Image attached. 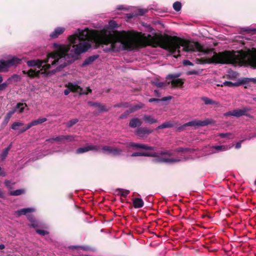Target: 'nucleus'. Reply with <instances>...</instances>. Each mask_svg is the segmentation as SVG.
Listing matches in <instances>:
<instances>
[{
    "mask_svg": "<svg viewBox=\"0 0 256 256\" xmlns=\"http://www.w3.org/2000/svg\"><path fill=\"white\" fill-rule=\"evenodd\" d=\"M199 52V55L212 54L210 59L206 60L208 62H215L222 64H230L234 65L241 66L248 64L256 68V50L253 51H236L233 52L226 51L216 53L208 48H204L197 42H190V52Z\"/></svg>",
    "mask_w": 256,
    "mask_h": 256,
    "instance_id": "f257e3e1",
    "label": "nucleus"
},
{
    "mask_svg": "<svg viewBox=\"0 0 256 256\" xmlns=\"http://www.w3.org/2000/svg\"><path fill=\"white\" fill-rule=\"evenodd\" d=\"M128 146L133 147L136 148H141L146 150H148L150 152H136L132 154V156H145L156 158L154 161L159 163L172 164L179 162L181 160L180 158H168L173 155L174 151L172 150H164L158 152H154L156 150V147L150 146L146 144L135 142H130Z\"/></svg>",
    "mask_w": 256,
    "mask_h": 256,
    "instance_id": "f03ea898",
    "label": "nucleus"
},
{
    "mask_svg": "<svg viewBox=\"0 0 256 256\" xmlns=\"http://www.w3.org/2000/svg\"><path fill=\"white\" fill-rule=\"evenodd\" d=\"M35 211L36 209L34 208H28L18 210L15 212V214L18 216L26 215L28 220L32 222L30 224V226L34 228H43V224L38 220H36L32 214H29Z\"/></svg>",
    "mask_w": 256,
    "mask_h": 256,
    "instance_id": "7ed1b4c3",
    "label": "nucleus"
},
{
    "mask_svg": "<svg viewBox=\"0 0 256 256\" xmlns=\"http://www.w3.org/2000/svg\"><path fill=\"white\" fill-rule=\"evenodd\" d=\"M65 87L67 88L64 92L65 96H68L70 92H76L82 95L88 94L92 92L89 88L84 89L78 86V82H69L65 84Z\"/></svg>",
    "mask_w": 256,
    "mask_h": 256,
    "instance_id": "20e7f679",
    "label": "nucleus"
},
{
    "mask_svg": "<svg viewBox=\"0 0 256 256\" xmlns=\"http://www.w3.org/2000/svg\"><path fill=\"white\" fill-rule=\"evenodd\" d=\"M21 59L16 56H8L6 60H0V72H8L12 66H16L20 64Z\"/></svg>",
    "mask_w": 256,
    "mask_h": 256,
    "instance_id": "39448f33",
    "label": "nucleus"
},
{
    "mask_svg": "<svg viewBox=\"0 0 256 256\" xmlns=\"http://www.w3.org/2000/svg\"><path fill=\"white\" fill-rule=\"evenodd\" d=\"M250 110V108L248 107L243 108L241 109H236L231 111L228 112L224 114V116H234L236 117H240L246 114Z\"/></svg>",
    "mask_w": 256,
    "mask_h": 256,
    "instance_id": "423d86ee",
    "label": "nucleus"
},
{
    "mask_svg": "<svg viewBox=\"0 0 256 256\" xmlns=\"http://www.w3.org/2000/svg\"><path fill=\"white\" fill-rule=\"evenodd\" d=\"M210 124V122L208 119L204 120H194L186 123L184 124L183 127L196 126H207Z\"/></svg>",
    "mask_w": 256,
    "mask_h": 256,
    "instance_id": "0eeeda50",
    "label": "nucleus"
},
{
    "mask_svg": "<svg viewBox=\"0 0 256 256\" xmlns=\"http://www.w3.org/2000/svg\"><path fill=\"white\" fill-rule=\"evenodd\" d=\"M100 148L99 146H94L92 144L87 145L84 147L80 148H78L76 150V154H82L84 152H86L89 150H94L96 151L100 150Z\"/></svg>",
    "mask_w": 256,
    "mask_h": 256,
    "instance_id": "6e6552de",
    "label": "nucleus"
},
{
    "mask_svg": "<svg viewBox=\"0 0 256 256\" xmlns=\"http://www.w3.org/2000/svg\"><path fill=\"white\" fill-rule=\"evenodd\" d=\"M232 146L228 145H216L210 148V153L214 154L220 152H225L232 148Z\"/></svg>",
    "mask_w": 256,
    "mask_h": 256,
    "instance_id": "1a4fd4ad",
    "label": "nucleus"
},
{
    "mask_svg": "<svg viewBox=\"0 0 256 256\" xmlns=\"http://www.w3.org/2000/svg\"><path fill=\"white\" fill-rule=\"evenodd\" d=\"M152 130L144 127H140L136 129V134L140 138L146 136L152 132Z\"/></svg>",
    "mask_w": 256,
    "mask_h": 256,
    "instance_id": "9d476101",
    "label": "nucleus"
},
{
    "mask_svg": "<svg viewBox=\"0 0 256 256\" xmlns=\"http://www.w3.org/2000/svg\"><path fill=\"white\" fill-rule=\"evenodd\" d=\"M66 30L64 27H57L50 34V37L51 38H56L62 34Z\"/></svg>",
    "mask_w": 256,
    "mask_h": 256,
    "instance_id": "9b49d317",
    "label": "nucleus"
},
{
    "mask_svg": "<svg viewBox=\"0 0 256 256\" xmlns=\"http://www.w3.org/2000/svg\"><path fill=\"white\" fill-rule=\"evenodd\" d=\"M144 104H142V103H139L137 104L134 105L130 108V112L127 111L126 115L122 114L120 116V118H124L126 117V116L128 115L130 113L134 112L136 110H140V109L144 107Z\"/></svg>",
    "mask_w": 256,
    "mask_h": 256,
    "instance_id": "f8f14e48",
    "label": "nucleus"
},
{
    "mask_svg": "<svg viewBox=\"0 0 256 256\" xmlns=\"http://www.w3.org/2000/svg\"><path fill=\"white\" fill-rule=\"evenodd\" d=\"M201 100L204 102V104L206 105L214 104L218 106H220V103L206 96L202 97Z\"/></svg>",
    "mask_w": 256,
    "mask_h": 256,
    "instance_id": "ddd939ff",
    "label": "nucleus"
},
{
    "mask_svg": "<svg viewBox=\"0 0 256 256\" xmlns=\"http://www.w3.org/2000/svg\"><path fill=\"white\" fill-rule=\"evenodd\" d=\"M142 124V122L138 118H134L132 119L129 123V126L132 128H135L137 126H140Z\"/></svg>",
    "mask_w": 256,
    "mask_h": 256,
    "instance_id": "4468645a",
    "label": "nucleus"
},
{
    "mask_svg": "<svg viewBox=\"0 0 256 256\" xmlns=\"http://www.w3.org/2000/svg\"><path fill=\"white\" fill-rule=\"evenodd\" d=\"M134 208H142L144 206V202L141 198H134L132 200Z\"/></svg>",
    "mask_w": 256,
    "mask_h": 256,
    "instance_id": "2eb2a0df",
    "label": "nucleus"
},
{
    "mask_svg": "<svg viewBox=\"0 0 256 256\" xmlns=\"http://www.w3.org/2000/svg\"><path fill=\"white\" fill-rule=\"evenodd\" d=\"M144 120L147 123L150 124L156 123L158 122L157 120L154 119L152 116L149 115L145 114L143 117Z\"/></svg>",
    "mask_w": 256,
    "mask_h": 256,
    "instance_id": "dca6fc26",
    "label": "nucleus"
},
{
    "mask_svg": "<svg viewBox=\"0 0 256 256\" xmlns=\"http://www.w3.org/2000/svg\"><path fill=\"white\" fill-rule=\"evenodd\" d=\"M26 106V104L24 103L19 102L17 104L15 108L13 110H16V112H18L22 113L24 112V108Z\"/></svg>",
    "mask_w": 256,
    "mask_h": 256,
    "instance_id": "f3484780",
    "label": "nucleus"
},
{
    "mask_svg": "<svg viewBox=\"0 0 256 256\" xmlns=\"http://www.w3.org/2000/svg\"><path fill=\"white\" fill-rule=\"evenodd\" d=\"M128 190H124L122 188H118L116 190V193L117 195L125 197L129 194Z\"/></svg>",
    "mask_w": 256,
    "mask_h": 256,
    "instance_id": "a211bd4d",
    "label": "nucleus"
},
{
    "mask_svg": "<svg viewBox=\"0 0 256 256\" xmlns=\"http://www.w3.org/2000/svg\"><path fill=\"white\" fill-rule=\"evenodd\" d=\"M172 85L173 86H181L184 84V82L180 78L174 79L171 81Z\"/></svg>",
    "mask_w": 256,
    "mask_h": 256,
    "instance_id": "6ab92c4d",
    "label": "nucleus"
},
{
    "mask_svg": "<svg viewBox=\"0 0 256 256\" xmlns=\"http://www.w3.org/2000/svg\"><path fill=\"white\" fill-rule=\"evenodd\" d=\"M172 99V96H167L164 97L161 99L156 98H150V99H149L148 102H154L167 101V100H170Z\"/></svg>",
    "mask_w": 256,
    "mask_h": 256,
    "instance_id": "aec40b11",
    "label": "nucleus"
},
{
    "mask_svg": "<svg viewBox=\"0 0 256 256\" xmlns=\"http://www.w3.org/2000/svg\"><path fill=\"white\" fill-rule=\"evenodd\" d=\"M172 126H173V124L171 122H164L162 124L158 126L156 129V130L162 129V128H172Z\"/></svg>",
    "mask_w": 256,
    "mask_h": 256,
    "instance_id": "412c9836",
    "label": "nucleus"
},
{
    "mask_svg": "<svg viewBox=\"0 0 256 256\" xmlns=\"http://www.w3.org/2000/svg\"><path fill=\"white\" fill-rule=\"evenodd\" d=\"M16 112V110H12L9 111L6 114L4 122L6 124H8L10 119L12 117V116Z\"/></svg>",
    "mask_w": 256,
    "mask_h": 256,
    "instance_id": "4be33fe9",
    "label": "nucleus"
},
{
    "mask_svg": "<svg viewBox=\"0 0 256 256\" xmlns=\"http://www.w3.org/2000/svg\"><path fill=\"white\" fill-rule=\"evenodd\" d=\"M98 58V56H92L89 58H88L87 59H86L83 62L82 66H86L89 64H91L92 62H93L94 60H95L96 58Z\"/></svg>",
    "mask_w": 256,
    "mask_h": 256,
    "instance_id": "5701e85b",
    "label": "nucleus"
},
{
    "mask_svg": "<svg viewBox=\"0 0 256 256\" xmlns=\"http://www.w3.org/2000/svg\"><path fill=\"white\" fill-rule=\"evenodd\" d=\"M182 74L180 72H177V73H174V74H168L166 78L168 80L169 79H177L178 78H179L181 76Z\"/></svg>",
    "mask_w": 256,
    "mask_h": 256,
    "instance_id": "b1692460",
    "label": "nucleus"
},
{
    "mask_svg": "<svg viewBox=\"0 0 256 256\" xmlns=\"http://www.w3.org/2000/svg\"><path fill=\"white\" fill-rule=\"evenodd\" d=\"M12 144H10L8 147L5 148L2 152V158L3 160L5 159L10 149L11 148Z\"/></svg>",
    "mask_w": 256,
    "mask_h": 256,
    "instance_id": "393cba45",
    "label": "nucleus"
},
{
    "mask_svg": "<svg viewBox=\"0 0 256 256\" xmlns=\"http://www.w3.org/2000/svg\"><path fill=\"white\" fill-rule=\"evenodd\" d=\"M64 136H60L55 138H52L50 139L47 140H46L48 142L52 141H58V142H62L64 140Z\"/></svg>",
    "mask_w": 256,
    "mask_h": 256,
    "instance_id": "a878e982",
    "label": "nucleus"
},
{
    "mask_svg": "<svg viewBox=\"0 0 256 256\" xmlns=\"http://www.w3.org/2000/svg\"><path fill=\"white\" fill-rule=\"evenodd\" d=\"M24 192V190L20 189L16 190L10 191V194L11 196H20Z\"/></svg>",
    "mask_w": 256,
    "mask_h": 256,
    "instance_id": "bb28decb",
    "label": "nucleus"
},
{
    "mask_svg": "<svg viewBox=\"0 0 256 256\" xmlns=\"http://www.w3.org/2000/svg\"><path fill=\"white\" fill-rule=\"evenodd\" d=\"M23 125V122H16L12 124L11 128L14 130H17L19 126H22Z\"/></svg>",
    "mask_w": 256,
    "mask_h": 256,
    "instance_id": "cd10ccee",
    "label": "nucleus"
},
{
    "mask_svg": "<svg viewBox=\"0 0 256 256\" xmlns=\"http://www.w3.org/2000/svg\"><path fill=\"white\" fill-rule=\"evenodd\" d=\"M96 108H97L98 111L99 112H106L108 110V109L106 108L104 105L100 104V103L98 104V106Z\"/></svg>",
    "mask_w": 256,
    "mask_h": 256,
    "instance_id": "c85d7f7f",
    "label": "nucleus"
},
{
    "mask_svg": "<svg viewBox=\"0 0 256 256\" xmlns=\"http://www.w3.org/2000/svg\"><path fill=\"white\" fill-rule=\"evenodd\" d=\"M152 83L158 88H162L166 86L165 83L158 80L153 81Z\"/></svg>",
    "mask_w": 256,
    "mask_h": 256,
    "instance_id": "c756f323",
    "label": "nucleus"
},
{
    "mask_svg": "<svg viewBox=\"0 0 256 256\" xmlns=\"http://www.w3.org/2000/svg\"><path fill=\"white\" fill-rule=\"evenodd\" d=\"M176 152H186V153H191L192 150L188 148H179L175 150Z\"/></svg>",
    "mask_w": 256,
    "mask_h": 256,
    "instance_id": "7c9ffc66",
    "label": "nucleus"
},
{
    "mask_svg": "<svg viewBox=\"0 0 256 256\" xmlns=\"http://www.w3.org/2000/svg\"><path fill=\"white\" fill-rule=\"evenodd\" d=\"M8 80L17 82L20 80V77L18 74H14L11 77L9 78Z\"/></svg>",
    "mask_w": 256,
    "mask_h": 256,
    "instance_id": "2f4dec72",
    "label": "nucleus"
},
{
    "mask_svg": "<svg viewBox=\"0 0 256 256\" xmlns=\"http://www.w3.org/2000/svg\"><path fill=\"white\" fill-rule=\"evenodd\" d=\"M173 8H174V9L176 11V12L180 11L182 8L181 3L178 2H174L173 4Z\"/></svg>",
    "mask_w": 256,
    "mask_h": 256,
    "instance_id": "473e14b6",
    "label": "nucleus"
},
{
    "mask_svg": "<svg viewBox=\"0 0 256 256\" xmlns=\"http://www.w3.org/2000/svg\"><path fill=\"white\" fill-rule=\"evenodd\" d=\"M122 152V150L118 148H112L110 154L114 156L120 155Z\"/></svg>",
    "mask_w": 256,
    "mask_h": 256,
    "instance_id": "72a5a7b5",
    "label": "nucleus"
},
{
    "mask_svg": "<svg viewBox=\"0 0 256 256\" xmlns=\"http://www.w3.org/2000/svg\"><path fill=\"white\" fill-rule=\"evenodd\" d=\"M236 85V84L232 83L231 82L226 81L223 82L221 86H228V87H232V86H235Z\"/></svg>",
    "mask_w": 256,
    "mask_h": 256,
    "instance_id": "f704fd0d",
    "label": "nucleus"
},
{
    "mask_svg": "<svg viewBox=\"0 0 256 256\" xmlns=\"http://www.w3.org/2000/svg\"><path fill=\"white\" fill-rule=\"evenodd\" d=\"M112 148L108 146H104L102 148V151L106 154H110Z\"/></svg>",
    "mask_w": 256,
    "mask_h": 256,
    "instance_id": "c9c22d12",
    "label": "nucleus"
},
{
    "mask_svg": "<svg viewBox=\"0 0 256 256\" xmlns=\"http://www.w3.org/2000/svg\"><path fill=\"white\" fill-rule=\"evenodd\" d=\"M232 136V134L230 133H220L219 134V136L220 138H230V136Z\"/></svg>",
    "mask_w": 256,
    "mask_h": 256,
    "instance_id": "e433bc0d",
    "label": "nucleus"
},
{
    "mask_svg": "<svg viewBox=\"0 0 256 256\" xmlns=\"http://www.w3.org/2000/svg\"><path fill=\"white\" fill-rule=\"evenodd\" d=\"M36 232L40 236H44L46 234H48V232L46 230H39L37 228H35Z\"/></svg>",
    "mask_w": 256,
    "mask_h": 256,
    "instance_id": "4c0bfd02",
    "label": "nucleus"
},
{
    "mask_svg": "<svg viewBox=\"0 0 256 256\" xmlns=\"http://www.w3.org/2000/svg\"><path fill=\"white\" fill-rule=\"evenodd\" d=\"M117 24L114 20H110L108 22V27L110 28H114L117 27Z\"/></svg>",
    "mask_w": 256,
    "mask_h": 256,
    "instance_id": "58836bf2",
    "label": "nucleus"
},
{
    "mask_svg": "<svg viewBox=\"0 0 256 256\" xmlns=\"http://www.w3.org/2000/svg\"><path fill=\"white\" fill-rule=\"evenodd\" d=\"M78 122V120L76 118L70 120L67 123V126L68 127H71L72 126L76 124Z\"/></svg>",
    "mask_w": 256,
    "mask_h": 256,
    "instance_id": "ea45409f",
    "label": "nucleus"
},
{
    "mask_svg": "<svg viewBox=\"0 0 256 256\" xmlns=\"http://www.w3.org/2000/svg\"><path fill=\"white\" fill-rule=\"evenodd\" d=\"M8 83L5 82L3 83L0 84V91L4 90L8 86Z\"/></svg>",
    "mask_w": 256,
    "mask_h": 256,
    "instance_id": "a19ab883",
    "label": "nucleus"
},
{
    "mask_svg": "<svg viewBox=\"0 0 256 256\" xmlns=\"http://www.w3.org/2000/svg\"><path fill=\"white\" fill-rule=\"evenodd\" d=\"M64 140H68L69 142H72L74 140V137L72 136H64Z\"/></svg>",
    "mask_w": 256,
    "mask_h": 256,
    "instance_id": "79ce46f5",
    "label": "nucleus"
},
{
    "mask_svg": "<svg viewBox=\"0 0 256 256\" xmlns=\"http://www.w3.org/2000/svg\"><path fill=\"white\" fill-rule=\"evenodd\" d=\"M46 120H47V119L46 118H38V119L36 120L38 124H42V123L46 122Z\"/></svg>",
    "mask_w": 256,
    "mask_h": 256,
    "instance_id": "37998d69",
    "label": "nucleus"
},
{
    "mask_svg": "<svg viewBox=\"0 0 256 256\" xmlns=\"http://www.w3.org/2000/svg\"><path fill=\"white\" fill-rule=\"evenodd\" d=\"M29 128H30L29 127V126H28V124L25 127L21 128L20 130V134H22V133L24 132H26L27 130H28Z\"/></svg>",
    "mask_w": 256,
    "mask_h": 256,
    "instance_id": "c03bdc74",
    "label": "nucleus"
},
{
    "mask_svg": "<svg viewBox=\"0 0 256 256\" xmlns=\"http://www.w3.org/2000/svg\"><path fill=\"white\" fill-rule=\"evenodd\" d=\"M184 66H193V64L188 60H184L182 62Z\"/></svg>",
    "mask_w": 256,
    "mask_h": 256,
    "instance_id": "a18cd8bd",
    "label": "nucleus"
},
{
    "mask_svg": "<svg viewBox=\"0 0 256 256\" xmlns=\"http://www.w3.org/2000/svg\"><path fill=\"white\" fill-rule=\"evenodd\" d=\"M28 125L29 127L30 128L33 126L38 125V124H37L36 120H34L32 121V122H30V123L28 124Z\"/></svg>",
    "mask_w": 256,
    "mask_h": 256,
    "instance_id": "49530a36",
    "label": "nucleus"
},
{
    "mask_svg": "<svg viewBox=\"0 0 256 256\" xmlns=\"http://www.w3.org/2000/svg\"><path fill=\"white\" fill-rule=\"evenodd\" d=\"M88 104H90L91 106H94L95 108H96L98 104L99 103L98 102H88Z\"/></svg>",
    "mask_w": 256,
    "mask_h": 256,
    "instance_id": "de8ad7c7",
    "label": "nucleus"
},
{
    "mask_svg": "<svg viewBox=\"0 0 256 256\" xmlns=\"http://www.w3.org/2000/svg\"><path fill=\"white\" fill-rule=\"evenodd\" d=\"M4 183H5L6 186L8 188H10V187L11 183H10V182L9 180H6Z\"/></svg>",
    "mask_w": 256,
    "mask_h": 256,
    "instance_id": "09e8293b",
    "label": "nucleus"
},
{
    "mask_svg": "<svg viewBox=\"0 0 256 256\" xmlns=\"http://www.w3.org/2000/svg\"><path fill=\"white\" fill-rule=\"evenodd\" d=\"M241 147V142H238L235 145V148L236 149H238Z\"/></svg>",
    "mask_w": 256,
    "mask_h": 256,
    "instance_id": "8fccbe9b",
    "label": "nucleus"
},
{
    "mask_svg": "<svg viewBox=\"0 0 256 256\" xmlns=\"http://www.w3.org/2000/svg\"><path fill=\"white\" fill-rule=\"evenodd\" d=\"M154 93L155 95L156 96H160V94H159L158 90H154Z\"/></svg>",
    "mask_w": 256,
    "mask_h": 256,
    "instance_id": "3c124183",
    "label": "nucleus"
},
{
    "mask_svg": "<svg viewBox=\"0 0 256 256\" xmlns=\"http://www.w3.org/2000/svg\"><path fill=\"white\" fill-rule=\"evenodd\" d=\"M4 196V193L2 192L1 188H0V198H2Z\"/></svg>",
    "mask_w": 256,
    "mask_h": 256,
    "instance_id": "603ef678",
    "label": "nucleus"
},
{
    "mask_svg": "<svg viewBox=\"0 0 256 256\" xmlns=\"http://www.w3.org/2000/svg\"><path fill=\"white\" fill-rule=\"evenodd\" d=\"M250 80L254 83H256V78H250Z\"/></svg>",
    "mask_w": 256,
    "mask_h": 256,
    "instance_id": "864d4df0",
    "label": "nucleus"
},
{
    "mask_svg": "<svg viewBox=\"0 0 256 256\" xmlns=\"http://www.w3.org/2000/svg\"><path fill=\"white\" fill-rule=\"evenodd\" d=\"M4 248H5V246L4 244H0V250H3Z\"/></svg>",
    "mask_w": 256,
    "mask_h": 256,
    "instance_id": "5fc2aeb1",
    "label": "nucleus"
},
{
    "mask_svg": "<svg viewBox=\"0 0 256 256\" xmlns=\"http://www.w3.org/2000/svg\"><path fill=\"white\" fill-rule=\"evenodd\" d=\"M196 72H188V74H196Z\"/></svg>",
    "mask_w": 256,
    "mask_h": 256,
    "instance_id": "6e6d98bb",
    "label": "nucleus"
},
{
    "mask_svg": "<svg viewBox=\"0 0 256 256\" xmlns=\"http://www.w3.org/2000/svg\"><path fill=\"white\" fill-rule=\"evenodd\" d=\"M2 80H3V78H2V76L0 74V84L2 83Z\"/></svg>",
    "mask_w": 256,
    "mask_h": 256,
    "instance_id": "4d7b16f0",
    "label": "nucleus"
},
{
    "mask_svg": "<svg viewBox=\"0 0 256 256\" xmlns=\"http://www.w3.org/2000/svg\"><path fill=\"white\" fill-rule=\"evenodd\" d=\"M118 10H122V6H119L118 8Z\"/></svg>",
    "mask_w": 256,
    "mask_h": 256,
    "instance_id": "13d9d810",
    "label": "nucleus"
},
{
    "mask_svg": "<svg viewBox=\"0 0 256 256\" xmlns=\"http://www.w3.org/2000/svg\"><path fill=\"white\" fill-rule=\"evenodd\" d=\"M249 31H256V28L253 30H250Z\"/></svg>",
    "mask_w": 256,
    "mask_h": 256,
    "instance_id": "bf43d9fd",
    "label": "nucleus"
},
{
    "mask_svg": "<svg viewBox=\"0 0 256 256\" xmlns=\"http://www.w3.org/2000/svg\"><path fill=\"white\" fill-rule=\"evenodd\" d=\"M83 249H84V250H86V248H83Z\"/></svg>",
    "mask_w": 256,
    "mask_h": 256,
    "instance_id": "052dcab7",
    "label": "nucleus"
}]
</instances>
